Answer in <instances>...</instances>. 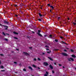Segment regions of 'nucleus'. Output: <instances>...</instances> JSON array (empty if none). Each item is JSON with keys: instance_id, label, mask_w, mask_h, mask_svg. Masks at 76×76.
I'll return each mask as SVG.
<instances>
[{"instance_id": "nucleus-12", "label": "nucleus", "mask_w": 76, "mask_h": 76, "mask_svg": "<svg viewBox=\"0 0 76 76\" xmlns=\"http://www.w3.org/2000/svg\"><path fill=\"white\" fill-rule=\"evenodd\" d=\"M50 7H51V8H52V9H54V7L53 6H50Z\"/></svg>"}, {"instance_id": "nucleus-31", "label": "nucleus", "mask_w": 76, "mask_h": 76, "mask_svg": "<svg viewBox=\"0 0 76 76\" xmlns=\"http://www.w3.org/2000/svg\"><path fill=\"white\" fill-rule=\"evenodd\" d=\"M48 6H50V4H48Z\"/></svg>"}, {"instance_id": "nucleus-2", "label": "nucleus", "mask_w": 76, "mask_h": 76, "mask_svg": "<svg viewBox=\"0 0 76 76\" xmlns=\"http://www.w3.org/2000/svg\"><path fill=\"white\" fill-rule=\"evenodd\" d=\"M69 61H74V59L73 58H70L69 59Z\"/></svg>"}, {"instance_id": "nucleus-47", "label": "nucleus", "mask_w": 76, "mask_h": 76, "mask_svg": "<svg viewBox=\"0 0 76 76\" xmlns=\"http://www.w3.org/2000/svg\"><path fill=\"white\" fill-rule=\"evenodd\" d=\"M15 16H18V15H16Z\"/></svg>"}, {"instance_id": "nucleus-52", "label": "nucleus", "mask_w": 76, "mask_h": 76, "mask_svg": "<svg viewBox=\"0 0 76 76\" xmlns=\"http://www.w3.org/2000/svg\"><path fill=\"white\" fill-rule=\"evenodd\" d=\"M67 49H69V48H67Z\"/></svg>"}, {"instance_id": "nucleus-49", "label": "nucleus", "mask_w": 76, "mask_h": 76, "mask_svg": "<svg viewBox=\"0 0 76 76\" xmlns=\"http://www.w3.org/2000/svg\"><path fill=\"white\" fill-rule=\"evenodd\" d=\"M30 48H32V47Z\"/></svg>"}, {"instance_id": "nucleus-21", "label": "nucleus", "mask_w": 76, "mask_h": 76, "mask_svg": "<svg viewBox=\"0 0 76 76\" xmlns=\"http://www.w3.org/2000/svg\"><path fill=\"white\" fill-rule=\"evenodd\" d=\"M34 61H36V60H37V59H36V58H34Z\"/></svg>"}, {"instance_id": "nucleus-28", "label": "nucleus", "mask_w": 76, "mask_h": 76, "mask_svg": "<svg viewBox=\"0 0 76 76\" xmlns=\"http://www.w3.org/2000/svg\"><path fill=\"white\" fill-rule=\"evenodd\" d=\"M14 38H15V39H18V38L17 37H14Z\"/></svg>"}, {"instance_id": "nucleus-4", "label": "nucleus", "mask_w": 76, "mask_h": 76, "mask_svg": "<svg viewBox=\"0 0 76 76\" xmlns=\"http://www.w3.org/2000/svg\"><path fill=\"white\" fill-rule=\"evenodd\" d=\"M44 66H48V64L47 62H44Z\"/></svg>"}, {"instance_id": "nucleus-30", "label": "nucleus", "mask_w": 76, "mask_h": 76, "mask_svg": "<svg viewBox=\"0 0 76 76\" xmlns=\"http://www.w3.org/2000/svg\"><path fill=\"white\" fill-rule=\"evenodd\" d=\"M52 73H54V71H52Z\"/></svg>"}, {"instance_id": "nucleus-43", "label": "nucleus", "mask_w": 76, "mask_h": 76, "mask_svg": "<svg viewBox=\"0 0 76 76\" xmlns=\"http://www.w3.org/2000/svg\"><path fill=\"white\" fill-rule=\"evenodd\" d=\"M42 54H44L45 53H42Z\"/></svg>"}, {"instance_id": "nucleus-15", "label": "nucleus", "mask_w": 76, "mask_h": 76, "mask_svg": "<svg viewBox=\"0 0 76 76\" xmlns=\"http://www.w3.org/2000/svg\"><path fill=\"white\" fill-rule=\"evenodd\" d=\"M1 69H3V68H4V67L3 66H1Z\"/></svg>"}, {"instance_id": "nucleus-20", "label": "nucleus", "mask_w": 76, "mask_h": 76, "mask_svg": "<svg viewBox=\"0 0 76 76\" xmlns=\"http://www.w3.org/2000/svg\"><path fill=\"white\" fill-rule=\"evenodd\" d=\"M2 34H3L4 35H6L5 34H4V33L3 32H2Z\"/></svg>"}, {"instance_id": "nucleus-35", "label": "nucleus", "mask_w": 76, "mask_h": 76, "mask_svg": "<svg viewBox=\"0 0 76 76\" xmlns=\"http://www.w3.org/2000/svg\"><path fill=\"white\" fill-rule=\"evenodd\" d=\"M60 17H58V19H60Z\"/></svg>"}, {"instance_id": "nucleus-3", "label": "nucleus", "mask_w": 76, "mask_h": 76, "mask_svg": "<svg viewBox=\"0 0 76 76\" xmlns=\"http://www.w3.org/2000/svg\"><path fill=\"white\" fill-rule=\"evenodd\" d=\"M62 54L64 56H67V54L65 53H62Z\"/></svg>"}, {"instance_id": "nucleus-45", "label": "nucleus", "mask_w": 76, "mask_h": 76, "mask_svg": "<svg viewBox=\"0 0 76 76\" xmlns=\"http://www.w3.org/2000/svg\"><path fill=\"white\" fill-rule=\"evenodd\" d=\"M4 71V70H1V71Z\"/></svg>"}, {"instance_id": "nucleus-36", "label": "nucleus", "mask_w": 76, "mask_h": 76, "mask_svg": "<svg viewBox=\"0 0 76 76\" xmlns=\"http://www.w3.org/2000/svg\"><path fill=\"white\" fill-rule=\"evenodd\" d=\"M58 65L59 66H61V65H60V64H58Z\"/></svg>"}, {"instance_id": "nucleus-27", "label": "nucleus", "mask_w": 76, "mask_h": 76, "mask_svg": "<svg viewBox=\"0 0 76 76\" xmlns=\"http://www.w3.org/2000/svg\"><path fill=\"white\" fill-rule=\"evenodd\" d=\"M45 47H47V48H48V46L46 45L45 46Z\"/></svg>"}, {"instance_id": "nucleus-50", "label": "nucleus", "mask_w": 76, "mask_h": 76, "mask_svg": "<svg viewBox=\"0 0 76 76\" xmlns=\"http://www.w3.org/2000/svg\"><path fill=\"white\" fill-rule=\"evenodd\" d=\"M63 68H64V66H63Z\"/></svg>"}, {"instance_id": "nucleus-37", "label": "nucleus", "mask_w": 76, "mask_h": 76, "mask_svg": "<svg viewBox=\"0 0 76 76\" xmlns=\"http://www.w3.org/2000/svg\"><path fill=\"white\" fill-rule=\"evenodd\" d=\"M60 38H63V37H60Z\"/></svg>"}, {"instance_id": "nucleus-16", "label": "nucleus", "mask_w": 76, "mask_h": 76, "mask_svg": "<svg viewBox=\"0 0 76 76\" xmlns=\"http://www.w3.org/2000/svg\"><path fill=\"white\" fill-rule=\"evenodd\" d=\"M52 35H50L49 38H52Z\"/></svg>"}, {"instance_id": "nucleus-29", "label": "nucleus", "mask_w": 76, "mask_h": 76, "mask_svg": "<svg viewBox=\"0 0 76 76\" xmlns=\"http://www.w3.org/2000/svg\"><path fill=\"white\" fill-rule=\"evenodd\" d=\"M14 63L15 64H16V63H16V62H14Z\"/></svg>"}, {"instance_id": "nucleus-8", "label": "nucleus", "mask_w": 76, "mask_h": 76, "mask_svg": "<svg viewBox=\"0 0 76 76\" xmlns=\"http://www.w3.org/2000/svg\"><path fill=\"white\" fill-rule=\"evenodd\" d=\"M28 68L29 69H31V70H32V68L30 66H28Z\"/></svg>"}, {"instance_id": "nucleus-48", "label": "nucleus", "mask_w": 76, "mask_h": 76, "mask_svg": "<svg viewBox=\"0 0 76 76\" xmlns=\"http://www.w3.org/2000/svg\"><path fill=\"white\" fill-rule=\"evenodd\" d=\"M7 35H9V34H6Z\"/></svg>"}, {"instance_id": "nucleus-19", "label": "nucleus", "mask_w": 76, "mask_h": 76, "mask_svg": "<svg viewBox=\"0 0 76 76\" xmlns=\"http://www.w3.org/2000/svg\"><path fill=\"white\" fill-rule=\"evenodd\" d=\"M37 59L39 61H40V60H41V59H40V58H38Z\"/></svg>"}, {"instance_id": "nucleus-39", "label": "nucleus", "mask_w": 76, "mask_h": 76, "mask_svg": "<svg viewBox=\"0 0 76 76\" xmlns=\"http://www.w3.org/2000/svg\"><path fill=\"white\" fill-rule=\"evenodd\" d=\"M32 33H33V34H34V33H35V32L34 31H32Z\"/></svg>"}, {"instance_id": "nucleus-17", "label": "nucleus", "mask_w": 76, "mask_h": 76, "mask_svg": "<svg viewBox=\"0 0 76 76\" xmlns=\"http://www.w3.org/2000/svg\"><path fill=\"white\" fill-rule=\"evenodd\" d=\"M47 53H48V54H50V53H51V51H50L49 52H47Z\"/></svg>"}, {"instance_id": "nucleus-23", "label": "nucleus", "mask_w": 76, "mask_h": 76, "mask_svg": "<svg viewBox=\"0 0 76 76\" xmlns=\"http://www.w3.org/2000/svg\"><path fill=\"white\" fill-rule=\"evenodd\" d=\"M71 52H73V50L72 49H71Z\"/></svg>"}, {"instance_id": "nucleus-42", "label": "nucleus", "mask_w": 76, "mask_h": 76, "mask_svg": "<svg viewBox=\"0 0 76 76\" xmlns=\"http://www.w3.org/2000/svg\"><path fill=\"white\" fill-rule=\"evenodd\" d=\"M64 51H66V50H64Z\"/></svg>"}, {"instance_id": "nucleus-24", "label": "nucleus", "mask_w": 76, "mask_h": 76, "mask_svg": "<svg viewBox=\"0 0 76 76\" xmlns=\"http://www.w3.org/2000/svg\"><path fill=\"white\" fill-rule=\"evenodd\" d=\"M55 41L56 42H58V40H57L55 39Z\"/></svg>"}, {"instance_id": "nucleus-13", "label": "nucleus", "mask_w": 76, "mask_h": 76, "mask_svg": "<svg viewBox=\"0 0 76 76\" xmlns=\"http://www.w3.org/2000/svg\"><path fill=\"white\" fill-rule=\"evenodd\" d=\"M39 16H42V15H41V13H39Z\"/></svg>"}, {"instance_id": "nucleus-38", "label": "nucleus", "mask_w": 76, "mask_h": 76, "mask_svg": "<svg viewBox=\"0 0 76 76\" xmlns=\"http://www.w3.org/2000/svg\"><path fill=\"white\" fill-rule=\"evenodd\" d=\"M46 50H49L47 48L46 49Z\"/></svg>"}, {"instance_id": "nucleus-6", "label": "nucleus", "mask_w": 76, "mask_h": 76, "mask_svg": "<svg viewBox=\"0 0 76 76\" xmlns=\"http://www.w3.org/2000/svg\"><path fill=\"white\" fill-rule=\"evenodd\" d=\"M72 57H73L74 58H75L76 57V56L75 55H72Z\"/></svg>"}, {"instance_id": "nucleus-11", "label": "nucleus", "mask_w": 76, "mask_h": 76, "mask_svg": "<svg viewBox=\"0 0 76 76\" xmlns=\"http://www.w3.org/2000/svg\"><path fill=\"white\" fill-rule=\"evenodd\" d=\"M13 33L14 34H16V35H18V33H16V32H13Z\"/></svg>"}, {"instance_id": "nucleus-9", "label": "nucleus", "mask_w": 76, "mask_h": 76, "mask_svg": "<svg viewBox=\"0 0 76 76\" xmlns=\"http://www.w3.org/2000/svg\"><path fill=\"white\" fill-rule=\"evenodd\" d=\"M50 68H51L52 69H53V67L52 66H51V65H50Z\"/></svg>"}, {"instance_id": "nucleus-33", "label": "nucleus", "mask_w": 76, "mask_h": 76, "mask_svg": "<svg viewBox=\"0 0 76 76\" xmlns=\"http://www.w3.org/2000/svg\"><path fill=\"white\" fill-rule=\"evenodd\" d=\"M5 40H6V41H7V39H5Z\"/></svg>"}, {"instance_id": "nucleus-1", "label": "nucleus", "mask_w": 76, "mask_h": 76, "mask_svg": "<svg viewBox=\"0 0 76 76\" xmlns=\"http://www.w3.org/2000/svg\"><path fill=\"white\" fill-rule=\"evenodd\" d=\"M38 32L37 33V34H38L39 36H40V37H42V35L40 33H39L40 32H41V31L40 30H38Z\"/></svg>"}, {"instance_id": "nucleus-25", "label": "nucleus", "mask_w": 76, "mask_h": 76, "mask_svg": "<svg viewBox=\"0 0 76 76\" xmlns=\"http://www.w3.org/2000/svg\"><path fill=\"white\" fill-rule=\"evenodd\" d=\"M23 71H26V69H23Z\"/></svg>"}, {"instance_id": "nucleus-41", "label": "nucleus", "mask_w": 76, "mask_h": 76, "mask_svg": "<svg viewBox=\"0 0 76 76\" xmlns=\"http://www.w3.org/2000/svg\"><path fill=\"white\" fill-rule=\"evenodd\" d=\"M54 64H55V65H56V63H54Z\"/></svg>"}, {"instance_id": "nucleus-22", "label": "nucleus", "mask_w": 76, "mask_h": 76, "mask_svg": "<svg viewBox=\"0 0 76 76\" xmlns=\"http://www.w3.org/2000/svg\"><path fill=\"white\" fill-rule=\"evenodd\" d=\"M38 20H39V21H41V19H39Z\"/></svg>"}, {"instance_id": "nucleus-18", "label": "nucleus", "mask_w": 76, "mask_h": 76, "mask_svg": "<svg viewBox=\"0 0 76 76\" xmlns=\"http://www.w3.org/2000/svg\"><path fill=\"white\" fill-rule=\"evenodd\" d=\"M14 6L15 7H18V5H17L16 4H15L14 5Z\"/></svg>"}, {"instance_id": "nucleus-40", "label": "nucleus", "mask_w": 76, "mask_h": 76, "mask_svg": "<svg viewBox=\"0 0 76 76\" xmlns=\"http://www.w3.org/2000/svg\"><path fill=\"white\" fill-rule=\"evenodd\" d=\"M38 69H40V68H39V67H38Z\"/></svg>"}, {"instance_id": "nucleus-34", "label": "nucleus", "mask_w": 76, "mask_h": 76, "mask_svg": "<svg viewBox=\"0 0 76 76\" xmlns=\"http://www.w3.org/2000/svg\"><path fill=\"white\" fill-rule=\"evenodd\" d=\"M16 50H17V51H18L19 50V49H16Z\"/></svg>"}, {"instance_id": "nucleus-7", "label": "nucleus", "mask_w": 76, "mask_h": 76, "mask_svg": "<svg viewBox=\"0 0 76 76\" xmlns=\"http://www.w3.org/2000/svg\"><path fill=\"white\" fill-rule=\"evenodd\" d=\"M23 53H24V54H25V55H29V54H28L27 53L24 52Z\"/></svg>"}, {"instance_id": "nucleus-5", "label": "nucleus", "mask_w": 76, "mask_h": 76, "mask_svg": "<svg viewBox=\"0 0 76 76\" xmlns=\"http://www.w3.org/2000/svg\"><path fill=\"white\" fill-rule=\"evenodd\" d=\"M48 72H46V74L44 76H48Z\"/></svg>"}, {"instance_id": "nucleus-26", "label": "nucleus", "mask_w": 76, "mask_h": 76, "mask_svg": "<svg viewBox=\"0 0 76 76\" xmlns=\"http://www.w3.org/2000/svg\"><path fill=\"white\" fill-rule=\"evenodd\" d=\"M73 23L74 24V25H76V23Z\"/></svg>"}, {"instance_id": "nucleus-44", "label": "nucleus", "mask_w": 76, "mask_h": 76, "mask_svg": "<svg viewBox=\"0 0 76 76\" xmlns=\"http://www.w3.org/2000/svg\"><path fill=\"white\" fill-rule=\"evenodd\" d=\"M68 20H69V18H68Z\"/></svg>"}, {"instance_id": "nucleus-32", "label": "nucleus", "mask_w": 76, "mask_h": 76, "mask_svg": "<svg viewBox=\"0 0 76 76\" xmlns=\"http://www.w3.org/2000/svg\"><path fill=\"white\" fill-rule=\"evenodd\" d=\"M0 55L1 56H3V55L2 54H1Z\"/></svg>"}, {"instance_id": "nucleus-46", "label": "nucleus", "mask_w": 76, "mask_h": 76, "mask_svg": "<svg viewBox=\"0 0 76 76\" xmlns=\"http://www.w3.org/2000/svg\"><path fill=\"white\" fill-rule=\"evenodd\" d=\"M0 26H1V24H0Z\"/></svg>"}, {"instance_id": "nucleus-14", "label": "nucleus", "mask_w": 76, "mask_h": 76, "mask_svg": "<svg viewBox=\"0 0 76 76\" xmlns=\"http://www.w3.org/2000/svg\"><path fill=\"white\" fill-rule=\"evenodd\" d=\"M32 66L33 67H36V66L34 65H32Z\"/></svg>"}, {"instance_id": "nucleus-51", "label": "nucleus", "mask_w": 76, "mask_h": 76, "mask_svg": "<svg viewBox=\"0 0 76 76\" xmlns=\"http://www.w3.org/2000/svg\"><path fill=\"white\" fill-rule=\"evenodd\" d=\"M41 9H42V8L41 7Z\"/></svg>"}, {"instance_id": "nucleus-53", "label": "nucleus", "mask_w": 76, "mask_h": 76, "mask_svg": "<svg viewBox=\"0 0 76 76\" xmlns=\"http://www.w3.org/2000/svg\"><path fill=\"white\" fill-rule=\"evenodd\" d=\"M50 12H51V10L50 11Z\"/></svg>"}, {"instance_id": "nucleus-10", "label": "nucleus", "mask_w": 76, "mask_h": 76, "mask_svg": "<svg viewBox=\"0 0 76 76\" xmlns=\"http://www.w3.org/2000/svg\"><path fill=\"white\" fill-rule=\"evenodd\" d=\"M48 58L50 60H52V61H53V59H52V58H51L50 57H48Z\"/></svg>"}]
</instances>
